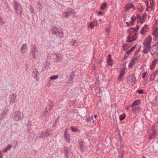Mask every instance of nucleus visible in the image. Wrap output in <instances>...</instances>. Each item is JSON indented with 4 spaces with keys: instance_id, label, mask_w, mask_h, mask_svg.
<instances>
[{
    "instance_id": "obj_7",
    "label": "nucleus",
    "mask_w": 158,
    "mask_h": 158,
    "mask_svg": "<svg viewBox=\"0 0 158 158\" xmlns=\"http://www.w3.org/2000/svg\"><path fill=\"white\" fill-rule=\"evenodd\" d=\"M16 93H13L10 95V102L12 103H15L16 101Z\"/></svg>"
},
{
    "instance_id": "obj_57",
    "label": "nucleus",
    "mask_w": 158,
    "mask_h": 158,
    "mask_svg": "<svg viewBox=\"0 0 158 158\" xmlns=\"http://www.w3.org/2000/svg\"><path fill=\"white\" fill-rule=\"evenodd\" d=\"M150 52L151 54V55L153 56L155 54V52H151V51H150Z\"/></svg>"
},
{
    "instance_id": "obj_31",
    "label": "nucleus",
    "mask_w": 158,
    "mask_h": 158,
    "mask_svg": "<svg viewBox=\"0 0 158 158\" xmlns=\"http://www.w3.org/2000/svg\"><path fill=\"white\" fill-rule=\"evenodd\" d=\"M12 147V145L10 144H9L7 147L3 150L4 152H6L7 150L11 148Z\"/></svg>"
},
{
    "instance_id": "obj_5",
    "label": "nucleus",
    "mask_w": 158,
    "mask_h": 158,
    "mask_svg": "<svg viewBox=\"0 0 158 158\" xmlns=\"http://www.w3.org/2000/svg\"><path fill=\"white\" fill-rule=\"evenodd\" d=\"M51 130L48 129L43 132H40L39 133V136L40 138L47 137L51 134Z\"/></svg>"
},
{
    "instance_id": "obj_50",
    "label": "nucleus",
    "mask_w": 158,
    "mask_h": 158,
    "mask_svg": "<svg viewBox=\"0 0 158 158\" xmlns=\"http://www.w3.org/2000/svg\"><path fill=\"white\" fill-rule=\"evenodd\" d=\"M158 71V70H156V71L153 72V73H152V74H155V77H156V74H157V72Z\"/></svg>"
},
{
    "instance_id": "obj_47",
    "label": "nucleus",
    "mask_w": 158,
    "mask_h": 158,
    "mask_svg": "<svg viewBox=\"0 0 158 158\" xmlns=\"http://www.w3.org/2000/svg\"><path fill=\"white\" fill-rule=\"evenodd\" d=\"M145 31L144 30V28H142L141 29V30L140 31V34H142V35H143L145 33L144 32Z\"/></svg>"
},
{
    "instance_id": "obj_55",
    "label": "nucleus",
    "mask_w": 158,
    "mask_h": 158,
    "mask_svg": "<svg viewBox=\"0 0 158 158\" xmlns=\"http://www.w3.org/2000/svg\"><path fill=\"white\" fill-rule=\"evenodd\" d=\"M67 128L65 130L64 135L68 134L67 133Z\"/></svg>"
},
{
    "instance_id": "obj_22",
    "label": "nucleus",
    "mask_w": 158,
    "mask_h": 158,
    "mask_svg": "<svg viewBox=\"0 0 158 158\" xmlns=\"http://www.w3.org/2000/svg\"><path fill=\"white\" fill-rule=\"evenodd\" d=\"M149 40L150 41H147L146 40V42H144L143 43V44L144 45H147V46H150V42L152 41V38L151 36L150 35H149Z\"/></svg>"
},
{
    "instance_id": "obj_26",
    "label": "nucleus",
    "mask_w": 158,
    "mask_h": 158,
    "mask_svg": "<svg viewBox=\"0 0 158 158\" xmlns=\"http://www.w3.org/2000/svg\"><path fill=\"white\" fill-rule=\"evenodd\" d=\"M137 37V36H136L133 39H130V35H129L127 36V42H129L133 41H134L136 39Z\"/></svg>"
},
{
    "instance_id": "obj_11",
    "label": "nucleus",
    "mask_w": 158,
    "mask_h": 158,
    "mask_svg": "<svg viewBox=\"0 0 158 158\" xmlns=\"http://www.w3.org/2000/svg\"><path fill=\"white\" fill-rule=\"evenodd\" d=\"M144 48L143 51V52L144 54H145L148 52L149 50L150 49L151 46L147 45H144Z\"/></svg>"
},
{
    "instance_id": "obj_15",
    "label": "nucleus",
    "mask_w": 158,
    "mask_h": 158,
    "mask_svg": "<svg viewBox=\"0 0 158 158\" xmlns=\"http://www.w3.org/2000/svg\"><path fill=\"white\" fill-rule=\"evenodd\" d=\"M57 60L58 61H60L63 58V55L61 54H56L55 55Z\"/></svg>"
},
{
    "instance_id": "obj_54",
    "label": "nucleus",
    "mask_w": 158,
    "mask_h": 158,
    "mask_svg": "<svg viewBox=\"0 0 158 158\" xmlns=\"http://www.w3.org/2000/svg\"><path fill=\"white\" fill-rule=\"evenodd\" d=\"M106 32L109 34V32H110V30L109 29H106Z\"/></svg>"
},
{
    "instance_id": "obj_53",
    "label": "nucleus",
    "mask_w": 158,
    "mask_h": 158,
    "mask_svg": "<svg viewBox=\"0 0 158 158\" xmlns=\"http://www.w3.org/2000/svg\"><path fill=\"white\" fill-rule=\"evenodd\" d=\"M158 34V27L156 28L154 31Z\"/></svg>"
},
{
    "instance_id": "obj_36",
    "label": "nucleus",
    "mask_w": 158,
    "mask_h": 158,
    "mask_svg": "<svg viewBox=\"0 0 158 158\" xmlns=\"http://www.w3.org/2000/svg\"><path fill=\"white\" fill-rule=\"evenodd\" d=\"M153 35H154L155 38V40H158V34L155 31L153 33Z\"/></svg>"
},
{
    "instance_id": "obj_56",
    "label": "nucleus",
    "mask_w": 158,
    "mask_h": 158,
    "mask_svg": "<svg viewBox=\"0 0 158 158\" xmlns=\"http://www.w3.org/2000/svg\"><path fill=\"white\" fill-rule=\"evenodd\" d=\"M137 18L138 19H139V20H141V17L139 15H137Z\"/></svg>"
},
{
    "instance_id": "obj_33",
    "label": "nucleus",
    "mask_w": 158,
    "mask_h": 158,
    "mask_svg": "<svg viewBox=\"0 0 158 158\" xmlns=\"http://www.w3.org/2000/svg\"><path fill=\"white\" fill-rule=\"evenodd\" d=\"M155 132H152L151 135L149 137V139L150 140L154 138L155 137V134H156Z\"/></svg>"
},
{
    "instance_id": "obj_62",
    "label": "nucleus",
    "mask_w": 158,
    "mask_h": 158,
    "mask_svg": "<svg viewBox=\"0 0 158 158\" xmlns=\"http://www.w3.org/2000/svg\"><path fill=\"white\" fill-rule=\"evenodd\" d=\"M133 22H133V21H130V23L131 24H132H132H133Z\"/></svg>"
},
{
    "instance_id": "obj_17",
    "label": "nucleus",
    "mask_w": 158,
    "mask_h": 158,
    "mask_svg": "<svg viewBox=\"0 0 158 158\" xmlns=\"http://www.w3.org/2000/svg\"><path fill=\"white\" fill-rule=\"evenodd\" d=\"M98 22V21L97 20L91 22L89 26V27L92 28L94 27L97 25Z\"/></svg>"
},
{
    "instance_id": "obj_59",
    "label": "nucleus",
    "mask_w": 158,
    "mask_h": 158,
    "mask_svg": "<svg viewBox=\"0 0 158 158\" xmlns=\"http://www.w3.org/2000/svg\"><path fill=\"white\" fill-rule=\"evenodd\" d=\"M126 23L127 24V26H129L130 25V24L128 22H126Z\"/></svg>"
},
{
    "instance_id": "obj_29",
    "label": "nucleus",
    "mask_w": 158,
    "mask_h": 158,
    "mask_svg": "<svg viewBox=\"0 0 158 158\" xmlns=\"http://www.w3.org/2000/svg\"><path fill=\"white\" fill-rule=\"evenodd\" d=\"M42 6L39 3H38V5L37 6V10L38 12H40V10L42 9Z\"/></svg>"
},
{
    "instance_id": "obj_8",
    "label": "nucleus",
    "mask_w": 158,
    "mask_h": 158,
    "mask_svg": "<svg viewBox=\"0 0 158 158\" xmlns=\"http://www.w3.org/2000/svg\"><path fill=\"white\" fill-rule=\"evenodd\" d=\"M20 50L22 53H26L27 51V44H23L21 47Z\"/></svg>"
},
{
    "instance_id": "obj_28",
    "label": "nucleus",
    "mask_w": 158,
    "mask_h": 158,
    "mask_svg": "<svg viewBox=\"0 0 158 158\" xmlns=\"http://www.w3.org/2000/svg\"><path fill=\"white\" fill-rule=\"evenodd\" d=\"M6 22L5 19H2L0 16V25H2L4 23H5Z\"/></svg>"
},
{
    "instance_id": "obj_18",
    "label": "nucleus",
    "mask_w": 158,
    "mask_h": 158,
    "mask_svg": "<svg viewBox=\"0 0 158 158\" xmlns=\"http://www.w3.org/2000/svg\"><path fill=\"white\" fill-rule=\"evenodd\" d=\"M112 62V60L111 58V56L110 55H109L108 56V60H107V62L108 64L110 66H112L113 64L111 63V62Z\"/></svg>"
},
{
    "instance_id": "obj_64",
    "label": "nucleus",
    "mask_w": 158,
    "mask_h": 158,
    "mask_svg": "<svg viewBox=\"0 0 158 158\" xmlns=\"http://www.w3.org/2000/svg\"><path fill=\"white\" fill-rule=\"evenodd\" d=\"M28 131L29 132H30V133H31V129H28Z\"/></svg>"
},
{
    "instance_id": "obj_21",
    "label": "nucleus",
    "mask_w": 158,
    "mask_h": 158,
    "mask_svg": "<svg viewBox=\"0 0 158 158\" xmlns=\"http://www.w3.org/2000/svg\"><path fill=\"white\" fill-rule=\"evenodd\" d=\"M140 103V101L139 100L135 101L133 104L131 105V107H133L135 106L138 105Z\"/></svg>"
},
{
    "instance_id": "obj_32",
    "label": "nucleus",
    "mask_w": 158,
    "mask_h": 158,
    "mask_svg": "<svg viewBox=\"0 0 158 158\" xmlns=\"http://www.w3.org/2000/svg\"><path fill=\"white\" fill-rule=\"evenodd\" d=\"M58 78V76L57 75H55L52 76L50 78L51 80H54L57 79Z\"/></svg>"
},
{
    "instance_id": "obj_46",
    "label": "nucleus",
    "mask_w": 158,
    "mask_h": 158,
    "mask_svg": "<svg viewBox=\"0 0 158 158\" xmlns=\"http://www.w3.org/2000/svg\"><path fill=\"white\" fill-rule=\"evenodd\" d=\"M140 59V57L137 56L136 57H134L132 58L133 59H134V61H138Z\"/></svg>"
},
{
    "instance_id": "obj_49",
    "label": "nucleus",
    "mask_w": 158,
    "mask_h": 158,
    "mask_svg": "<svg viewBox=\"0 0 158 158\" xmlns=\"http://www.w3.org/2000/svg\"><path fill=\"white\" fill-rule=\"evenodd\" d=\"M139 52V50H137L134 53V55L135 56H136L138 53Z\"/></svg>"
},
{
    "instance_id": "obj_9",
    "label": "nucleus",
    "mask_w": 158,
    "mask_h": 158,
    "mask_svg": "<svg viewBox=\"0 0 158 158\" xmlns=\"http://www.w3.org/2000/svg\"><path fill=\"white\" fill-rule=\"evenodd\" d=\"M32 72L33 75L35 76V78L37 81H38L39 80V79L38 78V77L39 75V72L37 71L36 69L35 68H34L33 69Z\"/></svg>"
},
{
    "instance_id": "obj_39",
    "label": "nucleus",
    "mask_w": 158,
    "mask_h": 158,
    "mask_svg": "<svg viewBox=\"0 0 158 158\" xmlns=\"http://www.w3.org/2000/svg\"><path fill=\"white\" fill-rule=\"evenodd\" d=\"M156 63H157V62H156V60H153L152 61L151 65L153 66V67H154L155 66L156 64Z\"/></svg>"
},
{
    "instance_id": "obj_30",
    "label": "nucleus",
    "mask_w": 158,
    "mask_h": 158,
    "mask_svg": "<svg viewBox=\"0 0 158 158\" xmlns=\"http://www.w3.org/2000/svg\"><path fill=\"white\" fill-rule=\"evenodd\" d=\"M157 49L156 46L155 45H154L152 46V50L151 51L156 52L157 51Z\"/></svg>"
},
{
    "instance_id": "obj_25",
    "label": "nucleus",
    "mask_w": 158,
    "mask_h": 158,
    "mask_svg": "<svg viewBox=\"0 0 158 158\" xmlns=\"http://www.w3.org/2000/svg\"><path fill=\"white\" fill-rule=\"evenodd\" d=\"M107 4L106 3H103L102 4V5L100 7V9L102 10H104L105 9L107 6Z\"/></svg>"
},
{
    "instance_id": "obj_37",
    "label": "nucleus",
    "mask_w": 158,
    "mask_h": 158,
    "mask_svg": "<svg viewBox=\"0 0 158 158\" xmlns=\"http://www.w3.org/2000/svg\"><path fill=\"white\" fill-rule=\"evenodd\" d=\"M128 44H124L123 45V48L124 50H127L128 48Z\"/></svg>"
},
{
    "instance_id": "obj_10",
    "label": "nucleus",
    "mask_w": 158,
    "mask_h": 158,
    "mask_svg": "<svg viewBox=\"0 0 158 158\" xmlns=\"http://www.w3.org/2000/svg\"><path fill=\"white\" fill-rule=\"evenodd\" d=\"M72 10L70 9L69 11L63 12L62 13V15L64 17L67 18L72 13Z\"/></svg>"
},
{
    "instance_id": "obj_61",
    "label": "nucleus",
    "mask_w": 158,
    "mask_h": 158,
    "mask_svg": "<svg viewBox=\"0 0 158 158\" xmlns=\"http://www.w3.org/2000/svg\"><path fill=\"white\" fill-rule=\"evenodd\" d=\"M131 107V106H127V108H126V110H128L129 109V108Z\"/></svg>"
},
{
    "instance_id": "obj_3",
    "label": "nucleus",
    "mask_w": 158,
    "mask_h": 158,
    "mask_svg": "<svg viewBox=\"0 0 158 158\" xmlns=\"http://www.w3.org/2000/svg\"><path fill=\"white\" fill-rule=\"evenodd\" d=\"M23 114L19 111H15L13 114L12 118L14 121H19L21 120L23 117Z\"/></svg>"
},
{
    "instance_id": "obj_58",
    "label": "nucleus",
    "mask_w": 158,
    "mask_h": 158,
    "mask_svg": "<svg viewBox=\"0 0 158 158\" xmlns=\"http://www.w3.org/2000/svg\"><path fill=\"white\" fill-rule=\"evenodd\" d=\"M149 35L148 37L147 38V39L146 40L147 41H148L149 42V41H150V40H149Z\"/></svg>"
},
{
    "instance_id": "obj_24",
    "label": "nucleus",
    "mask_w": 158,
    "mask_h": 158,
    "mask_svg": "<svg viewBox=\"0 0 158 158\" xmlns=\"http://www.w3.org/2000/svg\"><path fill=\"white\" fill-rule=\"evenodd\" d=\"M135 61L134 59H132L128 65V67L129 68H131L133 67V65L135 64Z\"/></svg>"
},
{
    "instance_id": "obj_43",
    "label": "nucleus",
    "mask_w": 158,
    "mask_h": 158,
    "mask_svg": "<svg viewBox=\"0 0 158 158\" xmlns=\"http://www.w3.org/2000/svg\"><path fill=\"white\" fill-rule=\"evenodd\" d=\"M68 151H68V148H64V153H65V155L66 157H67L68 156H67V154L68 152Z\"/></svg>"
},
{
    "instance_id": "obj_27",
    "label": "nucleus",
    "mask_w": 158,
    "mask_h": 158,
    "mask_svg": "<svg viewBox=\"0 0 158 158\" xmlns=\"http://www.w3.org/2000/svg\"><path fill=\"white\" fill-rule=\"evenodd\" d=\"M70 44L72 46H77V43L75 40H72L70 42Z\"/></svg>"
},
{
    "instance_id": "obj_45",
    "label": "nucleus",
    "mask_w": 158,
    "mask_h": 158,
    "mask_svg": "<svg viewBox=\"0 0 158 158\" xmlns=\"http://www.w3.org/2000/svg\"><path fill=\"white\" fill-rule=\"evenodd\" d=\"M151 129L152 130L153 132L156 133V129L155 128L154 125L152 127Z\"/></svg>"
},
{
    "instance_id": "obj_12",
    "label": "nucleus",
    "mask_w": 158,
    "mask_h": 158,
    "mask_svg": "<svg viewBox=\"0 0 158 158\" xmlns=\"http://www.w3.org/2000/svg\"><path fill=\"white\" fill-rule=\"evenodd\" d=\"M133 7V5L131 4H128L126 5L124 8V11L125 12L127 11L130 8Z\"/></svg>"
},
{
    "instance_id": "obj_41",
    "label": "nucleus",
    "mask_w": 158,
    "mask_h": 158,
    "mask_svg": "<svg viewBox=\"0 0 158 158\" xmlns=\"http://www.w3.org/2000/svg\"><path fill=\"white\" fill-rule=\"evenodd\" d=\"M155 78V74H152V73L150 77V79L151 80V81L153 80Z\"/></svg>"
},
{
    "instance_id": "obj_44",
    "label": "nucleus",
    "mask_w": 158,
    "mask_h": 158,
    "mask_svg": "<svg viewBox=\"0 0 158 158\" xmlns=\"http://www.w3.org/2000/svg\"><path fill=\"white\" fill-rule=\"evenodd\" d=\"M29 11L31 14H33L34 12V9H33L32 7L31 6H30Z\"/></svg>"
},
{
    "instance_id": "obj_20",
    "label": "nucleus",
    "mask_w": 158,
    "mask_h": 158,
    "mask_svg": "<svg viewBox=\"0 0 158 158\" xmlns=\"http://www.w3.org/2000/svg\"><path fill=\"white\" fill-rule=\"evenodd\" d=\"M64 138L66 142L70 143V139L69 134L64 135Z\"/></svg>"
},
{
    "instance_id": "obj_51",
    "label": "nucleus",
    "mask_w": 158,
    "mask_h": 158,
    "mask_svg": "<svg viewBox=\"0 0 158 158\" xmlns=\"http://www.w3.org/2000/svg\"><path fill=\"white\" fill-rule=\"evenodd\" d=\"M86 122H89L90 120V118H86L85 119Z\"/></svg>"
},
{
    "instance_id": "obj_52",
    "label": "nucleus",
    "mask_w": 158,
    "mask_h": 158,
    "mask_svg": "<svg viewBox=\"0 0 158 158\" xmlns=\"http://www.w3.org/2000/svg\"><path fill=\"white\" fill-rule=\"evenodd\" d=\"M143 75L142 77L143 78H144L145 77V75L146 74V73H143Z\"/></svg>"
},
{
    "instance_id": "obj_13",
    "label": "nucleus",
    "mask_w": 158,
    "mask_h": 158,
    "mask_svg": "<svg viewBox=\"0 0 158 158\" xmlns=\"http://www.w3.org/2000/svg\"><path fill=\"white\" fill-rule=\"evenodd\" d=\"M6 113V111H3L0 113V121L5 118Z\"/></svg>"
},
{
    "instance_id": "obj_4",
    "label": "nucleus",
    "mask_w": 158,
    "mask_h": 158,
    "mask_svg": "<svg viewBox=\"0 0 158 158\" xmlns=\"http://www.w3.org/2000/svg\"><path fill=\"white\" fill-rule=\"evenodd\" d=\"M136 78L134 74H132L129 76L127 78V82L129 85H133L135 83Z\"/></svg>"
},
{
    "instance_id": "obj_34",
    "label": "nucleus",
    "mask_w": 158,
    "mask_h": 158,
    "mask_svg": "<svg viewBox=\"0 0 158 158\" xmlns=\"http://www.w3.org/2000/svg\"><path fill=\"white\" fill-rule=\"evenodd\" d=\"M139 29V25H137L135 27H132L131 28V29L135 31H137Z\"/></svg>"
},
{
    "instance_id": "obj_48",
    "label": "nucleus",
    "mask_w": 158,
    "mask_h": 158,
    "mask_svg": "<svg viewBox=\"0 0 158 158\" xmlns=\"http://www.w3.org/2000/svg\"><path fill=\"white\" fill-rule=\"evenodd\" d=\"M137 92L139 94H142L143 93V92L142 90H138L137 91Z\"/></svg>"
},
{
    "instance_id": "obj_23",
    "label": "nucleus",
    "mask_w": 158,
    "mask_h": 158,
    "mask_svg": "<svg viewBox=\"0 0 158 158\" xmlns=\"http://www.w3.org/2000/svg\"><path fill=\"white\" fill-rule=\"evenodd\" d=\"M135 46H136V45H135L134 46H133V47H132L131 49H130V50L127 51L126 53V54H127V55H129L130 54V53L132 52L134 50V49H135Z\"/></svg>"
},
{
    "instance_id": "obj_6",
    "label": "nucleus",
    "mask_w": 158,
    "mask_h": 158,
    "mask_svg": "<svg viewBox=\"0 0 158 158\" xmlns=\"http://www.w3.org/2000/svg\"><path fill=\"white\" fill-rule=\"evenodd\" d=\"M52 33L54 35H60L61 36L63 35V33L61 29L60 28H58L56 27H53Z\"/></svg>"
},
{
    "instance_id": "obj_35",
    "label": "nucleus",
    "mask_w": 158,
    "mask_h": 158,
    "mask_svg": "<svg viewBox=\"0 0 158 158\" xmlns=\"http://www.w3.org/2000/svg\"><path fill=\"white\" fill-rule=\"evenodd\" d=\"M125 117V114H123L119 116V119L120 120H123Z\"/></svg>"
},
{
    "instance_id": "obj_16",
    "label": "nucleus",
    "mask_w": 158,
    "mask_h": 158,
    "mask_svg": "<svg viewBox=\"0 0 158 158\" xmlns=\"http://www.w3.org/2000/svg\"><path fill=\"white\" fill-rule=\"evenodd\" d=\"M123 151L124 150L123 147H121L120 150H118V156L119 158H123V154L122 153L123 152Z\"/></svg>"
},
{
    "instance_id": "obj_63",
    "label": "nucleus",
    "mask_w": 158,
    "mask_h": 158,
    "mask_svg": "<svg viewBox=\"0 0 158 158\" xmlns=\"http://www.w3.org/2000/svg\"><path fill=\"white\" fill-rule=\"evenodd\" d=\"M150 69H153V68H154V67H153V66H152L151 65H150Z\"/></svg>"
},
{
    "instance_id": "obj_42",
    "label": "nucleus",
    "mask_w": 158,
    "mask_h": 158,
    "mask_svg": "<svg viewBox=\"0 0 158 158\" xmlns=\"http://www.w3.org/2000/svg\"><path fill=\"white\" fill-rule=\"evenodd\" d=\"M70 129L72 131L74 132H76L77 131V130L76 128H74L73 127L71 126L70 127Z\"/></svg>"
},
{
    "instance_id": "obj_38",
    "label": "nucleus",
    "mask_w": 158,
    "mask_h": 158,
    "mask_svg": "<svg viewBox=\"0 0 158 158\" xmlns=\"http://www.w3.org/2000/svg\"><path fill=\"white\" fill-rule=\"evenodd\" d=\"M139 110V108L138 107H135L133 108L132 109V111L134 113L136 112L137 111Z\"/></svg>"
},
{
    "instance_id": "obj_14",
    "label": "nucleus",
    "mask_w": 158,
    "mask_h": 158,
    "mask_svg": "<svg viewBox=\"0 0 158 158\" xmlns=\"http://www.w3.org/2000/svg\"><path fill=\"white\" fill-rule=\"evenodd\" d=\"M79 146L81 152H82L84 151L83 143L81 140H79L78 141Z\"/></svg>"
},
{
    "instance_id": "obj_60",
    "label": "nucleus",
    "mask_w": 158,
    "mask_h": 158,
    "mask_svg": "<svg viewBox=\"0 0 158 158\" xmlns=\"http://www.w3.org/2000/svg\"><path fill=\"white\" fill-rule=\"evenodd\" d=\"M99 15H102L103 14V13L102 12H101L99 11Z\"/></svg>"
},
{
    "instance_id": "obj_1",
    "label": "nucleus",
    "mask_w": 158,
    "mask_h": 158,
    "mask_svg": "<svg viewBox=\"0 0 158 158\" xmlns=\"http://www.w3.org/2000/svg\"><path fill=\"white\" fill-rule=\"evenodd\" d=\"M31 54L32 58L34 59H38L40 55L37 46L34 44H32L31 46Z\"/></svg>"
},
{
    "instance_id": "obj_2",
    "label": "nucleus",
    "mask_w": 158,
    "mask_h": 158,
    "mask_svg": "<svg viewBox=\"0 0 158 158\" xmlns=\"http://www.w3.org/2000/svg\"><path fill=\"white\" fill-rule=\"evenodd\" d=\"M13 7L14 10L16 13L21 14L22 13L23 10L22 6L15 1H14Z\"/></svg>"
},
{
    "instance_id": "obj_40",
    "label": "nucleus",
    "mask_w": 158,
    "mask_h": 158,
    "mask_svg": "<svg viewBox=\"0 0 158 158\" xmlns=\"http://www.w3.org/2000/svg\"><path fill=\"white\" fill-rule=\"evenodd\" d=\"M70 79L73 80L75 77V75L73 72H72L70 75Z\"/></svg>"
},
{
    "instance_id": "obj_19",
    "label": "nucleus",
    "mask_w": 158,
    "mask_h": 158,
    "mask_svg": "<svg viewBox=\"0 0 158 158\" xmlns=\"http://www.w3.org/2000/svg\"><path fill=\"white\" fill-rule=\"evenodd\" d=\"M124 70H121L120 72V74L118 76V80L119 81H120L121 80V78L123 77L124 76Z\"/></svg>"
}]
</instances>
